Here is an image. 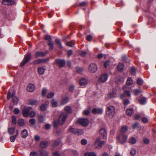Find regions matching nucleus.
I'll return each instance as SVG.
<instances>
[{
    "label": "nucleus",
    "mask_w": 156,
    "mask_h": 156,
    "mask_svg": "<svg viewBox=\"0 0 156 156\" xmlns=\"http://www.w3.org/2000/svg\"><path fill=\"white\" fill-rule=\"evenodd\" d=\"M92 112L94 114H101L103 112V110L101 108H94L92 109Z\"/></svg>",
    "instance_id": "obj_13"
},
{
    "label": "nucleus",
    "mask_w": 156,
    "mask_h": 156,
    "mask_svg": "<svg viewBox=\"0 0 156 156\" xmlns=\"http://www.w3.org/2000/svg\"><path fill=\"white\" fill-rule=\"evenodd\" d=\"M68 117L67 113L64 112L59 115L58 119V122L60 125L63 124L66 121Z\"/></svg>",
    "instance_id": "obj_3"
},
{
    "label": "nucleus",
    "mask_w": 156,
    "mask_h": 156,
    "mask_svg": "<svg viewBox=\"0 0 156 156\" xmlns=\"http://www.w3.org/2000/svg\"><path fill=\"white\" fill-rule=\"evenodd\" d=\"M141 120L144 123H147L148 122V119L145 117H143L142 118Z\"/></svg>",
    "instance_id": "obj_53"
},
{
    "label": "nucleus",
    "mask_w": 156,
    "mask_h": 156,
    "mask_svg": "<svg viewBox=\"0 0 156 156\" xmlns=\"http://www.w3.org/2000/svg\"><path fill=\"white\" fill-rule=\"evenodd\" d=\"M73 51L71 50H69L67 52V56L68 57H69L72 54Z\"/></svg>",
    "instance_id": "obj_59"
},
{
    "label": "nucleus",
    "mask_w": 156,
    "mask_h": 156,
    "mask_svg": "<svg viewBox=\"0 0 156 156\" xmlns=\"http://www.w3.org/2000/svg\"><path fill=\"white\" fill-rule=\"evenodd\" d=\"M79 83L81 85H85L87 83V81L85 78H83L80 80Z\"/></svg>",
    "instance_id": "obj_17"
},
{
    "label": "nucleus",
    "mask_w": 156,
    "mask_h": 156,
    "mask_svg": "<svg viewBox=\"0 0 156 156\" xmlns=\"http://www.w3.org/2000/svg\"><path fill=\"white\" fill-rule=\"evenodd\" d=\"M65 110L68 113H70L72 112L71 108L69 106H66L65 107Z\"/></svg>",
    "instance_id": "obj_37"
},
{
    "label": "nucleus",
    "mask_w": 156,
    "mask_h": 156,
    "mask_svg": "<svg viewBox=\"0 0 156 156\" xmlns=\"http://www.w3.org/2000/svg\"><path fill=\"white\" fill-rule=\"evenodd\" d=\"M127 138V136L123 133H121L117 136V140L118 142L123 144L126 142Z\"/></svg>",
    "instance_id": "obj_2"
},
{
    "label": "nucleus",
    "mask_w": 156,
    "mask_h": 156,
    "mask_svg": "<svg viewBox=\"0 0 156 156\" xmlns=\"http://www.w3.org/2000/svg\"><path fill=\"white\" fill-rule=\"evenodd\" d=\"M105 143V141H101V138L100 137H98L95 142L94 144L96 148H98L102 147Z\"/></svg>",
    "instance_id": "obj_4"
},
{
    "label": "nucleus",
    "mask_w": 156,
    "mask_h": 156,
    "mask_svg": "<svg viewBox=\"0 0 156 156\" xmlns=\"http://www.w3.org/2000/svg\"><path fill=\"white\" fill-rule=\"evenodd\" d=\"M29 109L28 108L25 107L23 110V116L26 117L29 115Z\"/></svg>",
    "instance_id": "obj_14"
},
{
    "label": "nucleus",
    "mask_w": 156,
    "mask_h": 156,
    "mask_svg": "<svg viewBox=\"0 0 156 156\" xmlns=\"http://www.w3.org/2000/svg\"><path fill=\"white\" fill-rule=\"evenodd\" d=\"M66 44L67 46H69V47H71L73 46V44L72 41H70L67 42L66 43Z\"/></svg>",
    "instance_id": "obj_58"
},
{
    "label": "nucleus",
    "mask_w": 156,
    "mask_h": 156,
    "mask_svg": "<svg viewBox=\"0 0 156 156\" xmlns=\"http://www.w3.org/2000/svg\"><path fill=\"white\" fill-rule=\"evenodd\" d=\"M116 90L114 89L112 92H110L109 94V97L111 98H112L115 97L116 95Z\"/></svg>",
    "instance_id": "obj_19"
},
{
    "label": "nucleus",
    "mask_w": 156,
    "mask_h": 156,
    "mask_svg": "<svg viewBox=\"0 0 156 156\" xmlns=\"http://www.w3.org/2000/svg\"><path fill=\"white\" fill-rule=\"evenodd\" d=\"M13 112L15 114H17L20 112V110L18 108H16L14 110Z\"/></svg>",
    "instance_id": "obj_61"
},
{
    "label": "nucleus",
    "mask_w": 156,
    "mask_h": 156,
    "mask_svg": "<svg viewBox=\"0 0 156 156\" xmlns=\"http://www.w3.org/2000/svg\"><path fill=\"white\" fill-rule=\"evenodd\" d=\"M48 45L49 47V48L50 50H51L54 48L53 43H52L51 41L49 42L48 44Z\"/></svg>",
    "instance_id": "obj_42"
},
{
    "label": "nucleus",
    "mask_w": 156,
    "mask_h": 156,
    "mask_svg": "<svg viewBox=\"0 0 156 156\" xmlns=\"http://www.w3.org/2000/svg\"><path fill=\"white\" fill-rule=\"evenodd\" d=\"M99 133L101 135H102L104 139H105L107 137V133L105 129H101L99 131Z\"/></svg>",
    "instance_id": "obj_18"
},
{
    "label": "nucleus",
    "mask_w": 156,
    "mask_h": 156,
    "mask_svg": "<svg viewBox=\"0 0 156 156\" xmlns=\"http://www.w3.org/2000/svg\"><path fill=\"white\" fill-rule=\"evenodd\" d=\"M11 96L13 98V102L14 104H16L18 103V100L17 97L15 96L14 93H13L11 95V93L10 91H9L8 93L7 96V98L8 100L9 99Z\"/></svg>",
    "instance_id": "obj_6"
},
{
    "label": "nucleus",
    "mask_w": 156,
    "mask_h": 156,
    "mask_svg": "<svg viewBox=\"0 0 156 156\" xmlns=\"http://www.w3.org/2000/svg\"><path fill=\"white\" fill-rule=\"evenodd\" d=\"M129 102V101L128 99H125L123 101V104L125 105H128Z\"/></svg>",
    "instance_id": "obj_60"
},
{
    "label": "nucleus",
    "mask_w": 156,
    "mask_h": 156,
    "mask_svg": "<svg viewBox=\"0 0 156 156\" xmlns=\"http://www.w3.org/2000/svg\"><path fill=\"white\" fill-rule=\"evenodd\" d=\"M51 125L49 124H47L44 126L45 128L47 129H49L51 128Z\"/></svg>",
    "instance_id": "obj_62"
},
{
    "label": "nucleus",
    "mask_w": 156,
    "mask_h": 156,
    "mask_svg": "<svg viewBox=\"0 0 156 156\" xmlns=\"http://www.w3.org/2000/svg\"><path fill=\"white\" fill-rule=\"evenodd\" d=\"M60 141L59 140H57L54 142L53 143L52 146L53 147H57L60 143Z\"/></svg>",
    "instance_id": "obj_43"
},
{
    "label": "nucleus",
    "mask_w": 156,
    "mask_h": 156,
    "mask_svg": "<svg viewBox=\"0 0 156 156\" xmlns=\"http://www.w3.org/2000/svg\"><path fill=\"white\" fill-rule=\"evenodd\" d=\"M38 120L40 122H43L44 120V116L42 115H39Z\"/></svg>",
    "instance_id": "obj_40"
},
{
    "label": "nucleus",
    "mask_w": 156,
    "mask_h": 156,
    "mask_svg": "<svg viewBox=\"0 0 156 156\" xmlns=\"http://www.w3.org/2000/svg\"><path fill=\"white\" fill-rule=\"evenodd\" d=\"M21 136L23 138L27 137L28 135L27 130L25 129L23 130L21 133Z\"/></svg>",
    "instance_id": "obj_24"
},
{
    "label": "nucleus",
    "mask_w": 156,
    "mask_h": 156,
    "mask_svg": "<svg viewBox=\"0 0 156 156\" xmlns=\"http://www.w3.org/2000/svg\"><path fill=\"white\" fill-rule=\"evenodd\" d=\"M34 139L36 141H39L40 140V137L38 135H35L34 136Z\"/></svg>",
    "instance_id": "obj_63"
},
{
    "label": "nucleus",
    "mask_w": 156,
    "mask_h": 156,
    "mask_svg": "<svg viewBox=\"0 0 156 156\" xmlns=\"http://www.w3.org/2000/svg\"><path fill=\"white\" fill-rule=\"evenodd\" d=\"M138 84L140 85H142L143 83V81L140 78H138L137 81Z\"/></svg>",
    "instance_id": "obj_49"
},
{
    "label": "nucleus",
    "mask_w": 156,
    "mask_h": 156,
    "mask_svg": "<svg viewBox=\"0 0 156 156\" xmlns=\"http://www.w3.org/2000/svg\"><path fill=\"white\" fill-rule=\"evenodd\" d=\"M147 99L145 97H143L139 100V102L141 105H144L146 103Z\"/></svg>",
    "instance_id": "obj_27"
},
{
    "label": "nucleus",
    "mask_w": 156,
    "mask_h": 156,
    "mask_svg": "<svg viewBox=\"0 0 156 156\" xmlns=\"http://www.w3.org/2000/svg\"><path fill=\"white\" fill-rule=\"evenodd\" d=\"M2 3L6 5H14L16 2L13 0H2Z\"/></svg>",
    "instance_id": "obj_12"
},
{
    "label": "nucleus",
    "mask_w": 156,
    "mask_h": 156,
    "mask_svg": "<svg viewBox=\"0 0 156 156\" xmlns=\"http://www.w3.org/2000/svg\"><path fill=\"white\" fill-rule=\"evenodd\" d=\"M84 156H97L96 154L94 152H86L84 154Z\"/></svg>",
    "instance_id": "obj_30"
},
{
    "label": "nucleus",
    "mask_w": 156,
    "mask_h": 156,
    "mask_svg": "<svg viewBox=\"0 0 156 156\" xmlns=\"http://www.w3.org/2000/svg\"><path fill=\"white\" fill-rule=\"evenodd\" d=\"M69 99L68 97H65L63 99L61 102V104L62 105H64L68 102Z\"/></svg>",
    "instance_id": "obj_32"
},
{
    "label": "nucleus",
    "mask_w": 156,
    "mask_h": 156,
    "mask_svg": "<svg viewBox=\"0 0 156 156\" xmlns=\"http://www.w3.org/2000/svg\"><path fill=\"white\" fill-rule=\"evenodd\" d=\"M54 95V93L52 92H51L49 93L47 95V97L48 98H51L53 97Z\"/></svg>",
    "instance_id": "obj_45"
},
{
    "label": "nucleus",
    "mask_w": 156,
    "mask_h": 156,
    "mask_svg": "<svg viewBox=\"0 0 156 156\" xmlns=\"http://www.w3.org/2000/svg\"><path fill=\"white\" fill-rule=\"evenodd\" d=\"M126 114L129 116H131L133 113V109L132 108H129L126 110Z\"/></svg>",
    "instance_id": "obj_21"
},
{
    "label": "nucleus",
    "mask_w": 156,
    "mask_h": 156,
    "mask_svg": "<svg viewBox=\"0 0 156 156\" xmlns=\"http://www.w3.org/2000/svg\"><path fill=\"white\" fill-rule=\"evenodd\" d=\"M46 55L45 53L42 51H38L35 54V57L37 58L39 57H43L44 56Z\"/></svg>",
    "instance_id": "obj_22"
},
{
    "label": "nucleus",
    "mask_w": 156,
    "mask_h": 156,
    "mask_svg": "<svg viewBox=\"0 0 156 156\" xmlns=\"http://www.w3.org/2000/svg\"><path fill=\"white\" fill-rule=\"evenodd\" d=\"M130 73L132 75H134L135 74V69L134 67H133L131 68L130 70Z\"/></svg>",
    "instance_id": "obj_52"
},
{
    "label": "nucleus",
    "mask_w": 156,
    "mask_h": 156,
    "mask_svg": "<svg viewBox=\"0 0 156 156\" xmlns=\"http://www.w3.org/2000/svg\"><path fill=\"white\" fill-rule=\"evenodd\" d=\"M36 121V120L34 119H31L29 121V122L30 124L33 125L35 124Z\"/></svg>",
    "instance_id": "obj_48"
},
{
    "label": "nucleus",
    "mask_w": 156,
    "mask_h": 156,
    "mask_svg": "<svg viewBox=\"0 0 156 156\" xmlns=\"http://www.w3.org/2000/svg\"><path fill=\"white\" fill-rule=\"evenodd\" d=\"M108 78V75L106 73H102L99 79V80L102 82H104L107 81Z\"/></svg>",
    "instance_id": "obj_11"
},
{
    "label": "nucleus",
    "mask_w": 156,
    "mask_h": 156,
    "mask_svg": "<svg viewBox=\"0 0 156 156\" xmlns=\"http://www.w3.org/2000/svg\"><path fill=\"white\" fill-rule=\"evenodd\" d=\"M18 123L19 125L21 126H23L25 124L24 120L21 119L19 120L18 121Z\"/></svg>",
    "instance_id": "obj_36"
},
{
    "label": "nucleus",
    "mask_w": 156,
    "mask_h": 156,
    "mask_svg": "<svg viewBox=\"0 0 156 156\" xmlns=\"http://www.w3.org/2000/svg\"><path fill=\"white\" fill-rule=\"evenodd\" d=\"M124 65L123 63H119L117 67V70L119 71H122L124 68Z\"/></svg>",
    "instance_id": "obj_23"
},
{
    "label": "nucleus",
    "mask_w": 156,
    "mask_h": 156,
    "mask_svg": "<svg viewBox=\"0 0 156 156\" xmlns=\"http://www.w3.org/2000/svg\"><path fill=\"white\" fill-rule=\"evenodd\" d=\"M128 128L127 126H122L120 129V131L122 133H125L127 131Z\"/></svg>",
    "instance_id": "obj_29"
},
{
    "label": "nucleus",
    "mask_w": 156,
    "mask_h": 156,
    "mask_svg": "<svg viewBox=\"0 0 156 156\" xmlns=\"http://www.w3.org/2000/svg\"><path fill=\"white\" fill-rule=\"evenodd\" d=\"M17 136V135H15L12 136H11L10 138V141H11V142H14L15 141L16 139V138Z\"/></svg>",
    "instance_id": "obj_41"
},
{
    "label": "nucleus",
    "mask_w": 156,
    "mask_h": 156,
    "mask_svg": "<svg viewBox=\"0 0 156 156\" xmlns=\"http://www.w3.org/2000/svg\"><path fill=\"white\" fill-rule=\"evenodd\" d=\"M45 71V69L41 67H39L38 69V72L40 74H43L44 73Z\"/></svg>",
    "instance_id": "obj_31"
},
{
    "label": "nucleus",
    "mask_w": 156,
    "mask_h": 156,
    "mask_svg": "<svg viewBox=\"0 0 156 156\" xmlns=\"http://www.w3.org/2000/svg\"><path fill=\"white\" fill-rule=\"evenodd\" d=\"M49 104V101H45L44 103L42 104L41 107L40 109L42 111H44L45 110L47 109V106Z\"/></svg>",
    "instance_id": "obj_15"
},
{
    "label": "nucleus",
    "mask_w": 156,
    "mask_h": 156,
    "mask_svg": "<svg viewBox=\"0 0 156 156\" xmlns=\"http://www.w3.org/2000/svg\"><path fill=\"white\" fill-rule=\"evenodd\" d=\"M53 156H60V154L58 151L54 152L52 154Z\"/></svg>",
    "instance_id": "obj_56"
},
{
    "label": "nucleus",
    "mask_w": 156,
    "mask_h": 156,
    "mask_svg": "<svg viewBox=\"0 0 156 156\" xmlns=\"http://www.w3.org/2000/svg\"><path fill=\"white\" fill-rule=\"evenodd\" d=\"M48 142L44 141L40 143V147L42 148H44L46 147L48 145Z\"/></svg>",
    "instance_id": "obj_20"
},
{
    "label": "nucleus",
    "mask_w": 156,
    "mask_h": 156,
    "mask_svg": "<svg viewBox=\"0 0 156 156\" xmlns=\"http://www.w3.org/2000/svg\"><path fill=\"white\" fill-rule=\"evenodd\" d=\"M30 103L31 105H37L38 104V102L37 100H32L30 101Z\"/></svg>",
    "instance_id": "obj_47"
},
{
    "label": "nucleus",
    "mask_w": 156,
    "mask_h": 156,
    "mask_svg": "<svg viewBox=\"0 0 156 156\" xmlns=\"http://www.w3.org/2000/svg\"><path fill=\"white\" fill-rule=\"evenodd\" d=\"M31 54L29 53L27 54L24 57L23 60L20 63V66H23L27 63L31 59Z\"/></svg>",
    "instance_id": "obj_5"
},
{
    "label": "nucleus",
    "mask_w": 156,
    "mask_h": 156,
    "mask_svg": "<svg viewBox=\"0 0 156 156\" xmlns=\"http://www.w3.org/2000/svg\"><path fill=\"white\" fill-rule=\"evenodd\" d=\"M97 70V65L94 63H91L89 66V71L91 73H95Z\"/></svg>",
    "instance_id": "obj_9"
},
{
    "label": "nucleus",
    "mask_w": 156,
    "mask_h": 156,
    "mask_svg": "<svg viewBox=\"0 0 156 156\" xmlns=\"http://www.w3.org/2000/svg\"><path fill=\"white\" fill-rule=\"evenodd\" d=\"M8 132L10 134L12 135L14 133L15 129L14 128H9L8 129Z\"/></svg>",
    "instance_id": "obj_34"
},
{
    "label": "nucleus",
    "mask_w": 156,
    "mask_h": 156,
    "mask_svg": "<svg viewBox=\"0 0 156 156\" xmlns=\"http://www.w3.org/2000/svg\"><path fill=\"white\" fill-rule=\"evenodd\" d=\"M47 90L45 89H43L42 91V94L43 96H45L47 92Z\"/></svg>",
    "instance_id": "obj_64"
},
{
    "label": "nucleus",
    "mask_w": 156,
    "mask_h": 156,
    "mask_svg": "<svg viewBox=\"0 0 156 156\" xmlns=\"http://www.w3.org/2000/svg\"><path fill=\"white\" fill-rule=\"evenodd\" d=\"M111 62L110 61L108 60H106L105 62L104 65V66L105 68H107L108 67L110 64Z\"/></svg>",
    "instance_id": "obj_38"
},
{
    "label": "nucleus",
    "mask_w": 156,
    "mask_h": 156,
    "mask_svg": "<svg viewBox=\"0 0 156 156\" xmlns=\"http://www.w3.org/2000/svg\"><path fill=\"white\" fill-rule=\"evenodd\" d=\"M69 131L70 132L78 135H81L83 133V130L81 129H77L73 128H70Z\"/></svg>",
    "instance_id": "obj_7"
},
{
    "label": "nucleus",
    "mask_w": 156,
    "mask_h": 156,
    "mask_svg": "<svg viewBox=\"0 0 156 156\" xmlns=\"http://www.w3.org/2000/svg\"><path fill=\"white\" fill-rule=\"evenodd\" d=\"M51 106L53 107H55L58 105V104L56 100L53 99L51 101Z\"/></svg>",
    "instance_id": "obj_28"
},
{
    "label": "nucleus",
    "mask_w": 156,
    "mask_h": 156,
    "mask_svg": "<svg viewBox=\"0 0 156 156\" xmlns=\"http://www.w3.org/2000/svg\"><path fill=\"white\" fill-rule=\"evenodd\" d=\"M78 122L84 126H87L89 123V122L88 119L83 118L79 119L78 120Z\"/></svg>",
    "instance_id": "obj_8"
},
{
    "label": "nucleus",
    "mask_w": 156,
    "mask_h": 156,
    "mask_svg": "<svg viewBox=\"0 0 156 156\" xmlns=\"http://www.w3.org/2000/svg\"><path fill=\"white\" fill-rule=\"evenodd\" d=\"M55 62L60 68L64 67L65 63V62L64 59H57L55 60Z\"/></svg>",
    "instance_id": "obj_10"
},
{
    "label": "nucleus",
    "mask_w": 156,
    "mask_h": 156,
    "mask_svg": "<svg viewBox=\"0 0 156 156\" xmlns=\"http://www.w3.org/2000/svg\"><path fill=\"white\" fill-rule=\"evenodd\" d=\"M125 95H126L128 97H130L131 95V94H130V91L128 90L125 91L124 92V94H121L120 95V97L122 98H123Z\"/></svg>",
    "instance_id": "obj_25"
},
{
    "label": "nucleus",
    "mask_w": 156,
    "mask_h": 156,
    "mask_svg": "<svg viewBox=\"0 0 156 156\" xmlns=\"http://www.w3.org/2000/svg\"><path fill=\"white\" fill-rule=\"evenodd\" d=\"M81 144L82 145H85L87 143V140L84 139H83L81 140Z\"/></svg>",
    "instance_id": "obj_57"
},
{
    "label": "nucleus",
    "mask_w": 156,
    "mask_h": 156,
    "mask_svg": "<svg viewBox=\"0 0 156 156\" xmlns=\"http://www.w3.org/2000/svg\"><path fill=\"white\" fill-rule=\"evenodd\" d=\"M39 152L43 156H46L48 154V152L43 150H40Z\"/></svg>",
    "instance_id": "obj_35"
},
{
    "label": "nucleus",
    "mask_w": 156,
    "mask_h": 156,
    "mask_svg": "<svg viewBox=\"0 0 156 156\" xmlns=\"http://www.w3.org/2000/svg\"><path fill=\"white\" fill-rule=\"evenodd\" d=\"M35 86L31 84H29L28 85L27 89V90L29 92H33V91L35 89Z\"/></svg>",
    "instance_id": "obj_16"
},
{
    "label": "nucleus",
    "mask_w": 156,
    "mask_h": 156,
    "mask_svg": "<svg viewBox=\"0 0 156 156\" xmlns=\"http://www.w3.org/2000/svg\"><path fill=\"white\" fill-rule=\"evenodd\" d=\"M12 122L14 124H16V119L15 116L13 115L12 117Z\"/></svg>",
    "instance_id": "obj_55"
},
{
    "label": "nucleus",
    "mask_w": 156,
    "mask_h": 156,
    "mask_svg": "<svg viewBox=\"0 0 156 156\" xmlns=\"http://www.w3.org/2000/svg\"><path fill=\"white\" fill-rule=\"evenodd\" d=\"M44 38L45 40H48L49 42L51 41V39L49 36L45 35Z\"/></svg>",
    "instance_id": "obj_54"
},
{
    "label": "nucleus",
    "mask_w": 156,
    "mask_h": 156,
    "mask_svg": "<svg viewBox=\"0 0 156 156\" xmlns=\"http://www.w3.org/2000/svg\"><path fill=\"white\" fill-rule=\"evenodd\" d=\"M115 113V108L114 107L109 104L107 105L106 109V116L110 118H112L114 116Z\"/></svg>",
    "instance_id": "obj_1"
},
{
    "label": "nucleus",
    "mask_w": 156,
    "mask_h": 156,
    "mask_svg": "<svg viewBox=\"0 0 156 156\" xmlns=\"http://www.w3.org/2000/svg\"><path fill=\"white\" fill-rule=\"evenodd\" d=\"M134 92L135 93V95H137L141 92V91L139 89H136L134 90Z\"/></svg>",
    "instance_id": "obj_46"
},
{
    "label": "nucleus",
    "mask_w": 156,
    "mask_h": 156,
    "mask_svg": "<svg viewBox=\"0 0 156 156\" xmlns=\"http://www.w3.org/2000/svg\"><path fill=\"white\" fill-rule=\"evenodd\" d=\"M56 43L59 46L60 48H62V46L61 42L58 39H56L55 40Z\"/></svg>",
    "instance_id": "obj_39"
},
{
    "label": "nucleus",
    "mask_w": 156,
    "mask_h": 156,
    "mask_svg": "<svg viewBox=\"0 0 156 156\" xmlns=\"http://www.w3.org/2000/svg\"><path fill=\"white\" fill-rule=\"evenodd\" d=\"M36 115V113L32 111L29 113V116L31 117H34Z\"/></svg>",
    "instance_id": "obj_50"
},
{
    "label": "nucleus",
    "mask_w": 156,
    "mask_h": 156,
    "mask_svg": "<svg viewBox=\"0 0 156 156\" xmlns=\"http://www.w3.org/2000/svg\"><path fill=\"white\" fill-rule=\"evenodd\" d=\"M136 150L134 148H132L130 151V154L131 155L133 156L136 153Z\"/></svg>",
    "instance_id": "obj_51"
},
{
    "label": "nucleus",
    "mask_w": 156,
    "mask_h": 156,
    "mask_svg": "<svg viewBox=\"0 0 156 156\" xmlns=\"http://www.w3.org/2000/svg\"><path fill=\"white\" fill-rule=\"evenodd\" d=\"M133 83V80L130 77L128 78L126 82V84L127 85H131Z\"/></svg>",
    "instance_id": "obj_33"
},
{
    "label": "nucleus",
    "mask_w": 156,
    "mask_h": 156,
    "mask_svg": "<svg viewBox=\"0 0 156 156\" xmlns=\"http://www.w3.org/2000/svg\"><path fill=\"white\" fill-rule=\"evenodd\" d=\"M129 141L130 143L134 144L136 143V140L135 138L132 137L129 139Z\"/></svg>",
    "instance_id": "obj_26"
},
{
    "label": "nucleus",
    "mask_w": 156,
    "mask_h": 156,
    "mask_svg": "<svg viewBox=\"0 0 156 156\" xmlns=\"http://www.w3.org/2000/svg\"><path fill=\"white\" fill-rule=\"evenodd\" d=\"M42 59H38L36 60H35L33 62V63L34 64H38L42 63Z\"/></svg>",
    "instance_id": "obj_44"
}]
</instances>
